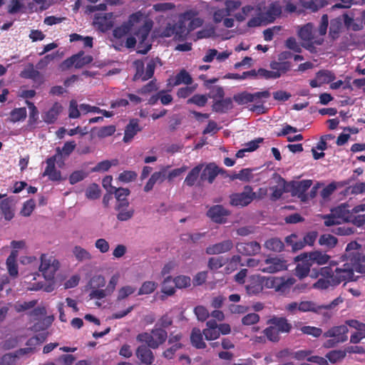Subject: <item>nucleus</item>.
Wrapping results in <instances>:
<instances>
[{
    "label": "nucleus",
    "instance_id": "f257e3e1",
    "mask_svg": "<svg viewBox=\"0 0 365 365\" xmlns=\"http://www.w3.org/2000/svg\"><path fill=\"white\" fill-rule=\"evenodd\" d=\"M360 245L352 242L346 245L347 262L341 267H336L334 271L330 267L321 268V276L313 287L318 289H326L329 287H335L342 282L354 280V272L365 273V255L361 253L358 248Z\"/></svg>",
    "mask_w": 365,
    "mask_h": 365
},
{
    "label": "nucleus",
    "instance_id": "f03ea898",
    "mask_svg": "<svg viewBox=\"0 0 365 365\" xmlns=\"http://www.w3.org/2000/svg\"><path fill=\"white\" fill-rule=\"evenodd\" d=\"M352 212L350 207L346 203L341 204L331 210L330 215L323 216L324 225L330 227L332 225H339L344 222H349L352 220Z\"/></svg>",
    "mask_w": 365,
    "mask_h": 365
},
{
    "label": "nucleus",
    "instance_id": "7ed1b4c3",
    "mask_svg": "<svg viewBox=\"0 0 365 365\" xmlns=\"http://www.w3.org/2000/svg\"><path fill=\"white\" fill-rule=\"evenodd\" d=\"M168 338L167 331L162 328L155 327L150 331L140 333L136 339L141 343H145L151 349H157L163 344Z\"/></svg>",
    "mask_w": 365,
    "mask_h": 365
},
{
    "label": "nucleus",
    "instance_id": "20e7f679",
    "mask_svg": "<svg viewBox=\"0 0 365 365\" xmlns=\"http://www.w3.org/2000/svg\"><path fill=\"white\" fill-rule=\"evenodd\" d=\"M348 331L349 329L344 324L330 328L323 334V336L332 339L327 340L324 344V346L328 349L332 348L339 343L346 341L348 339Z\"/></svg>",
    "mask_w": 365,
    "mask_h": 365
},
{
    "label": "nucleus",
    "instance_id": "39448f33",
    "mask_svg": "<svg viewBox=\"0 0 365 365\" xmlns=\"http://www.w3.org/2000/svg\"><path fill=\"white\" fill-rule=\"evenodd\" d=\"M158 58H151L146 66V71L144 72L145 65L142 60H135L133 62L134 67L135 68V73L133 77V81H136L140 79L142 81H145L151 78L155 72L156 62L159 61Z\"/></svg>",
    "mask_w": 365,
    "mask_h": 365
},
{
    "label": "nucleus",
    "instance_id": "423d86ee",
    "mask_svg": "<svg viewBox=\"0 0 365 365\" xmlns=\"http://www.w3.org/2000/svg\"><path fill=\"white\" fill-rule=\"evenodd\" d=\"M257 194L250 185H245L242 192L232 193L230 195V204L235 207H245L256 199Z\"/></svg>",
    "mask_w": 365,
    "mask_h": 365
},
{
    "label": "nucleus",
    "instance_id": "0eeeda50",
    "mask_svg": "<svg viewBox=\"0 0 365 365\" xmlns=\"http://www.w3.org/2000/svg\"><path fill=\"white\" fill-rule=\"evenodd\" d=\"M343 302L344 299L341 296L325 305H319L312 301H303L299 304V311L302 312H312L314 313H320L323 309H332Z\"/></svg>",
    "mask_w": 365,
    "mask_h": 365
},
{
    "label": "nucleus",
    "instance_id": "6e6552de",
    "mask_svg": "<svg viewBox=\"0 0 365 365\" xmlns=\"http://www.w3.org/2000/svg\"><path fill=\"white\" fill-rule=\"evenodd\" d=\"M58 262L51 257H48L46 254L41 255V264L39 271L42 273L45 279L53 280L55 274L58 269Z\"/></svg>",
    "mask_w": 365,
    "mask_h": 365
},
{
    "label": "nucleus",
    "instance_id": "1a4fd4ad",
    "mask_svg": "<svg viewBox=\"0 0 365 365\" xmlns=\"http://www.w3.org/2000/svg\"><path fill=\"white\" fill-rule=\"evenodd\" d=\"M287 262L278 257L268 256L260 264L259 271L264 273H275L287 269Z\"/></svg>",
    "mask_w": 365,
    "mask_h": 365
},
{
    "label": "nucleus",
    "instance_id": "9d476101",
    "mask_svg": "<svg viewBox=\"0 0 365 365\" xmlns=\"http://www.w3.org/2000/svg\"><path fill=\"white\" fill-rule=\"evenodd\" d=\"M231 215V212L222 205H215L211 206L207 211L206 215L210 220L217 224H225L227 222V217Z\"/></svg>",
    "mask_w": 365,
    "mask_h": 365
},
{
    "label": "nucleus",
    "instance_id": "9b49d317",
    "mask_svg": "<svg viewBox=\"0 0 365 365\" xmlns=\"http://www.w3.org/2000/svg\"><path fill=\"white\" fill-rule=\"evenodd\" d=\"M330 259V256L326 253H323L320 251H314L311 252H304L295 257V261H304L305 259L309 260L312 265L313 264H317L319 265H323L328 262Z\"/></svg>",
    "mask_w": 365,
    "mask_h": 365
},
{
    "label": "nucleus",
    "instance_id": "f8f14e48",
    "mask_svg": "<svg viewBox=\"0 0 365 365\" xmlns=\"http://www.w3.org/2000/svg\"><path fill=\"white\" fill-rule=\"evenodd\" d=\"M252 102L255 103L252 105L250 110L253 112H257L258 114L265 113L267 109L264 106V103H266L267 100L270 97V92L269 91H258L252 93Z\"/></svg>",
    "mask_w": 365,
    "mask_h": 365
},
{
    "label": "nucleus",
    "instance_id": "ddd939ff",
    "mask_svg": "<svg viewBox=\"0 0 365 365\" xmlns=\"http://www.w3.org/2000/svg\"><path fill=\"white\" fill-rule=\"evenodd\" d=\"M225 173L224 169L220 168L215 163H208L201 171L200 181H207L212 184L218 174L223 175Z\"/></svg>",
    "mask_w": 365,
    "mask_h": 365
},
{
    "label": "nucleus",
    "instance_id": "4468645a",
    "mask_svg": "<svg viewBox=\"0 0 365 365\" xmlns=\"http://www.w3.org/2000/svg\"><path fill=\"white\" fill-rule=\"evenodd\" d=\"M113 13L97 14L94 16L93 25L102 32L110 30L113 26Z\"/></svg>",
    "mask_w": 365,
    "mask_h": 365
},
{
    "label": "nucleus",
    "instance_id": "2eb2a0df",
    "mask_svg": "<svg viewBox=\"0 0 365 365\" xmlns=\"http://www.w3.org/2000/svg\"><path fill=\"white\" fill-rule=\"evenodd\" d=\"M19 76L23 78L32 80L34 83L37 84L36 88L44 83L43 76L34 68L32 63H29V65L21 71Z\"/></svg>",
    "mask_w": 365,
    "mask_h": 365
},
{
    "label": "nucleus",
    "instance_id": "dca6fc26",
    "mask_svg": "<svg viewBox=\"0 0 365 365\" xmlns=\"http://www.w3.org/2000/svg\"><path fill=\"white\" fill-rule=\"evenodd\" d=\"M147 344L140 345L135 351V355L141 365H152L155 361V356Z\"/></svg>",
    "mask_w": 365,
    "mask_h": 365
},
{
    "label": "nucleus",
    "instance_id": "f3484780",
    "mask_svg": "<svg viewBox=\"0 0 365 365\" xmlns=\"http://www.w3.org/2000/svg\"><path fill=\"white\" fill-rule=\"evenodd\" d=\"M236 248L239 253L246 256H253L261 251V245L256 241L238 242Z\"/></svg>",
    "mask_w": 365,
    "mask_h": 365
},
{
    "label": "nucleus",
    "instance_id": "a211bd4d",
    "mask_svg": "<svg viewBox=\"0 0 365 365\" xmlns=\"http://www.w3.org/2000/svg\"><path fill=\"white\" fill-rule=\"evenodd\" d=\"M269 325H272L277 329L279 333H289L292 329V325L288 322L285 317H279L273 316L267 322Z\"/></svg>",
    "mask_w": 365,
    "mask_h": 365
},
{
    "label": "nucleus",
    "instance_id": "6ab92c4d",
    "mask_svg": "<svg viewBox=\"0 0 365 365\" xmlns=\"http://www.w3.org/2000/svg\"><path fill=\"white\" fill-rule=\"evenodd\" d=\"M233 247V242L231 240H226L211 245L206 248L207 255H219L227 252Z\"/></svg>",
    "mask_w": 365,
    "mask_h": 365
},
{
    "label": "nucleus",
    "instance_id": "aec40b11",
    "mask_svg": "<svg viewBox=\"0 0 365 365\" xmlns=\"http://www.w3.org/2000/svg\"><path fill=\"white\" fill-rule=\"evenodd\" d=\"M203 168L204 165L201 163L191 169L184 180V184L188 187L195 185H200V175Z\"/></svg>",
    "mask_w": 365,
    "mask_h": 365
},
{
    "label": "nucleus",
    "instance_id": "412c9836",
    "mask_svg": "<svg viewBox=\"0 0 365 365\" xmlns=\"http://www.w3.org/2000/svg\"><path fill=\"white\" fill-rule=\"evenodd\" d=\"M138 122V120L136 118L130 120L129 123L125 128L124 136L123 138L124 143H130L134 136L141 130Z\"/></svg>",
    "mask_w": 365,
    "mask_h": 365
},
{
    "label": "nucleus",
    "instance_id": "4be33fe9",
    "mask_svg": "<svg viewBox=\"0 0 365 365\" xmlns=\"http://www.w3.org/2000/svg\"><path fill=\"white\" fill-rule=\"evenodd\" d=\"M62 110L63 107L59 103H54L52 107L42 115L43 121L47 124L55 123Z\"/></svg>",
    "mask_w": 365,
    "mask_h": 365
},
{
    "label": "nucleus",
    "instance_id": "5701e85b",
    "mask_svg": "<svg viewBox=\"0 0 365 365\" xmlns=\"http://www.w3.org/2000/svg\"><path fill=\"white\" fill-rule=\"evenodd\" d=\"M212 110L219 113H227L233 108L232 100L231 98H226L215 101L212 106Z\"/></svg>",
    "mask_w": 365,
    "mask_h": 365
},
{
    "label": "nucleus",
    "instance_id": "b1692460",
    "mask_svg": "<svg viewBox=\"0 0 365 365\" xmlns=\"http://www.w3.org/2000/svg\"><path fill=\"white\" fill-rule=\"evenodd\" d=\"M153 23L151 20L145 21L143 25L135 32V35L138 38V43H140V45H142L143 42L149 41L148 38L153 28Z\"/></svg>",
    "mask_w": 365,
    "mask_h": 365
},
{
    "label": "nucleus",
    "instance_id": "393cba45",
    "mask_svg": "<svg viewBox=\"0 0 365 365\" xmlns=\"http://www.w3.org/2000/svg\"><path fill=\"white\" fill-rule=\"evenodd\" d=\"M295 279L294 278L274 277L272 281V286L277 291L285 292L294 284Z\"/></svg>",
    "mask_w": 365,
    "mask_h": 365
},
{
    "label": "nucleus",
    "instance_id": "a878e982",
    "mask_svg": "<svg viewBox=\"0 0 365 365\" xmlns=\"http://www.w3.org/2000/svg\"><path fill=\"white\" fill-rule=\"evenodd\" d=\"M263 286L259 277L252 276L247 284L246 285V290L248 294L255 295L262 291Z\"/></svg>",
    "mask_w": 365,
    "mask_h": 365
},
{
    "label": "nucleus",
    "instance_id": "bb28decb",
    "mask_svg": "<svg viewBox=\"0 0 365 365\" xmlns=\"http://www.w3.org/2000/svg\"><path fill=\"white\" fill-rule=\"evenodd\" d=\"M18 257V251L12 250L10 255L6 259V267L9 274L12 277H16L19 274L18 264L16 258Z\"/></svg>",
    "mask_w": 365,
    "mask_h": 365
},
{
    "label": "nucleus",
    "instance_id": "cd10ccee",
    "mask_svg": "<svg viewBox=\"0 0 365 365\" xmlns=\"http://www.w3.org/2000/svg\"><path fill=\"white\" fill-rule=\"evenodd\" d=\"M202 331L199 328L194 327L190 334V341L192 345L196 349L206 348V344L203 341Z\"/></svg>",
    "mask_w": 365,
    "mask_h": 365
},
{
    "label": "nucleus",
    "instance_id": "c85d7f7f",
    "mask_svg": "<svg viewBox=\"0 0 365 365\" xmlns=\"http://www.w3.org/2000/svg\"><path fill=\"white\" fill-rule=\"evenodd\" d=\"M76 143L74 140L66 142L62 148L57 147L56 148V154L58 159L68 157L75 150Z\"/></svg>",
    "mask_w": 365,
    "mask_h": 365
},
{
    "label": "nucleus",
    "instance_id": "c756f323",
    "mask_svg": "<svg viewBox=\"0 0 365 365\" xmlns=\"http://www.w3.org/2000/svg\"><path fill=\"white\" fill-rule=\"evenodd\" d=\"M264 247L274 252H280L284 248V242L278 237H272L265 241Z\"/></svg>",
    "mask_w": 365,
    "mask_h": 365
},
{
    "label": "nucleus",
    "instance_id": "7c9ffc66",
    "mask_svg": "<svg viewBox=\"0 0 365 365\" xmlns=\"http://www.w3.org/2000/svg\"><path fill=\"white\" fill-rule=\"evenodd\" d=\"M282 14V7L278 2L272 3L267 11L264 13L266 19L269 22H273L277 17L279 16Z\"/></svg>",
    "mask_w": 365,
    "mask_h": 365
},
{
    "label": "nucleus",
    "instance_id": "2f4dec72",
    "mask_svg": "<svg viewBox=\"0 0 365 365\" xmlns=\"http://www.w3.org/2000/svg\"><path fill=\"white\" fill-rule=\"evenodd\" d=\"M165 175L163 172H155L153 173L148 181L144 186V191L148 192L152 190L156 182L161 183L165 180Z\"/></svg>",
    "mask_w": 365,
    "mask_h": 365
},
{
    "label": "nucleus",
    "instance_id": "473e14b6",
    "mask_svg": "<svg viewBox=\"0 0 365 365\" xmlns=\"http://www.w3.org/2000/svg\"><path fill=\"white\" fill-rule=\"evenodd\" d=\"M314 26L312 23H307L298 30L299 37L304 41H310L314 39L313 36Z\"/></svg>",
    "mask_w": 365,
    "mask_h": 365
},
{
    "label": "nucleus",
    "instance_id": "72a5a7b5",
    "mask_svg": "<svg viewBox=\"0 0 365 365\" xmlns=\"http://www.w3.org/2000/svg\"><path fill=\"white\" fill-rule=\"evenodd\" d=\"M301 262L302 263L297 264L296 267L295 274L299 278L302 279L309 275L312 263H310L307 259Z\"/></svg>",
    "mask_w": 365,
    "mask_h": 365
},
{
    "label": "nucleus",
    "instance_id": "f704fd0d",
    "mask_svg": "<svg viewBox=\"0 0 365 365\" xmlns=\"http://www.w3.org/2000/svg\"><path fill=\"white\" fill-rule=\"evenodd\" d=\"M192 78L191 76L185 70H181L174 78L173 85L178 86L184 83L187 86L192 84Z\"/></svg>",
    "mask_w": 365,
    "mask_h": 365
},
{
    "label": "nucleus",
    "instance_id": "c9c22d12",
    "mask_svg": "<svg viewBox=\"0 0 365 365\" xmlns=\"http://www.w3.org/2000/svg\"><path fill=\"white\" fill-rule=\"evenodd\" d=\"M56 162L58 163V166L61 167L62 165L64 164L63 160L60 162V159L57 158V155H53V156H51L48 158L46 160V167L45 168L44 172L43 173V176L45 177V175H48L50 173L54 170H56Z\"/></svg>",
    "mask_w": 365,
    "mask_h": 365
},
{
    "label": "nucleus",
    "instance_id": "e433bc0d",
    "mask_svg": "<svg viewBox=\"0 0 365 365\" xmlns=\"http://www.w3.org/2000/svg\"><path fill=\"white\" fill-rule=\"evenodd\" d=\"M26 103L29 109V124L36 125L38 120V110L33 102L26 100Z\"/></svg>",
    "mask_w": 365,
    "mask_h": 365
},
{
    "label": "nucleus",
    "instance_id": "4c0bfd02",
    "mask_svg": "<svg viewBox=\"0 0 365 365\" xmlns=\"http://www.w3.org/2000/svg\"><path fill=\"white\" fill-rule=\"evenodd\" d=\"M0 210L6 220H11L14 213L11 207V202L8 199L3 200L0 204Z\"/></svg>",
    "mask_w": 365,
    "mask_h": 365
},
{
    "label": "nucleus",
    "instance_id": "58836bf2",
    "mask_svg": "<svg viewBox=\"0 0 365 365\" xmlns=\"http://www.w3.org/2000/svg\"><path fill=\"white\" fill-rule=\"evenodd\" d=\"M338 240L336 237L330 234L322 235L319 239V243L322 246H325L328 248H332L335 247Z\"/></svg>",
    "mask_w": 365,
    "mask_h": 365
},
{
    "label": "nucleus",
    "instance_id": "ea45409f",
    "mask_svg": "<svg viewBox=\"0 0 365 365\" xmlns=\"http://www.w3.org/2000/svg\"><path fill=\"white\" fill-rule=\"evenodd\" d=\"M27 115L25 107L13 109L10 113L11 121L16 123L26 119Z\"/></svg>",
    "mask_w": 365,
    "mask_h": 365
},
{
    "label": "nucleus",
    "instance_id": "a19ab883",
    "mask_svg": "<svg viewBox=\"0 0 365 365\" xmlns=\"http://www.w3.org/2000/svg\"><path fill=\"white\" fill-rule=\"evenodd\" d=\"M346 357V351L344 350H332L329 351L326 354V358L331 362V363H336L338 361H341Z\"/></svg>",
    "mask_w": 365,
    "mask_h": 365
},
{
    "label": "nucleus",
    "instance_id": "79ce46f5",
    "mask_svg": "<svg viewBox=\"0 0 365 365\" xmlns=\"http://www.w3.org/2000/svg\"><path fill=\"white\" fill-rule=\"evenodd\" d=\"M227 262V259L222 257H212L208 260L207 266L211 270H217L224 266Z\"/></svg>",
    "mask_w": 365,
    "mask_h": 365
},
{
    "label": "nucleus",
    "instance_id": "37998d69",
    "mask_svg": "<svg viewBox=\"0 0 365 365\" xmlns=\"http://www.w3.org/2000/svg\"><path fill=\"white\" fill-rule=\"evenodd\" d=\"M312 185L311 180H303L296 182L293 186V190L295 194L302 195L304 194Z\"/></svg>",
    "mask_w": 365,
    "mask_h": 365
},
{
    "label": "nucleus",
    "instance_id": "c03bdc74",
    "mask_svg": "<svg viewBox=\"0 0 365 365\" xmlns=\"http://www.w3.org/2000/svg\"><path fill=\"white\" fill-rule=\"evenodd\" d=\"M73 254L78 261H83L91 259V255L90 252L81 246H75L73 250Z\"/></svg>",
    "mask_w": 365,
    "mask_h": 365
},
{
    "label": "nucleus",
    "instance_id": "a18cd8bd",
    "mask_svg": "<svg viewBox=\"0 0 365 365\" xmlns=\"http://www.w3.org/2000/svg\"><path fill=\"white\" fill-rule=\"evenodd\" d=\"M233 100L238 105H244L252 102V96L251 93H249L247 91H242L241 93L235 94L233 97Z\"/></svg>",
    "mask_w": 365,
    "mask_h": 365
},
{
    "label": "nucleus",
    "instance_id": "49530a36",
    "mask_svg": "<svg viewBox=\"0 0 365 365\" xmlns=\"http://www.w3.org/2000/svg\"><path fill=\"white\" fill-rule=\"evenodd\" d=\"M270 67L272 70L278 71L282 74L291 69L292 63L289 61H272L270 63Z\"/></svg>",
    "mask_w": 365,
    "mask_h": 365
},
{
    "label": "nucleus",
    "instance_id": "de8ad7c7",
    "mask_svg": "<svg viewBox=\"0 0 365 365\" xmlns=\"http://www.w3.org/2000/svg\"><path fill=\"white\" fill-rule=\"evenodd\" d=\"M252 178V170L249 168L242 169L239 173H235L230 176L231 180L238 179L242 181L249 182Z\"/></svg>",
    "mask_w": 365,
    "mask_h": 365
},
{
    "label": "nucleus",
    "instance_id": "09e8293b",
    "mask_svg": "<svg viewBox=\"0 0 365 365\" xmlns=\"http://www.w3.org/2000/svg\"><path fill=\"white\" fill-rule=\"evenodd\" d=\"M263 333L264 334L266 337L268 339V340L270 341L277 342L280 339L279 332L272 325H269L268 327H267L263 331Z\"/></svg>",
    "mask_w": 365,
    "mask_h": 365
},
{
    "label": "nucleus",
    "instance_id": "8fccbe9b",
    "mask_svg": "<svg viewBox=\"0 0 365 365\" xmlns=\"http://www.w3.org/2000/svg\"><path fill=\"white\" fill-rule=\"evenodd\" d=\"M175 36L180 38L186 36L188 34L187 26L182 19H180L177 23L173 24Z\"/></svg>",
    "mask_w": 365,
    "mask_h": 365
},
{
    "label": "nucleus",
    "instance_id": "3c124183",
    "mask_svg": "<svg viewBox=\"0 0 365 365\" xmlns=\"http://www.w3.org/2000/svg\"><path fill=\"white\" fill-rule=\"evenodd\" d=\"M207 103V97L203 94H195L187 101V104H194L198 107H204Z\"/></svg>",
    "mask_w": 365,
    "mask_h": 365
},
{
    "label": "nucleus",
    "instance_id": "603ef678",
    "mask_svg": "<svg viewBox=\"0 0 365 365\" xmlns=\"http://www.w3.org/2000/svg\"><path fill=\"white\" fill-rule=\"evenodd\" d=\"M157 288V284L153 281H146L143 283L138 290V295L150 294Z\"/></svg>",
    "mask_w": 365,
    "mask_h": 365
},
{
    "label": "nucleus",
    "instance_id": "864d4df0",
    "mask_svg": "<svg viewBox=\"0 0 365 365\" xmlns=\"http://www.w3.org/2000/svg\"><path fill=\"white\" fill-rule=\"evenodd\" d=\"M131 31V28L126 22H123L120 26L116 27L113 31V35L116 38H121Z\"/></svg>",
    "mask_w": 365,
    "mask_h": 365
},
{
    "label": "nucleus",
    "instance_id": "5fc2aeb1",
    "mask_svg": "<svg viewBox=\"0 0 365 365\" xmlns=\"http://www.w3.org/2000/svg\"><path fill=\"white\" fill-rule=\"evenodd\" d=\"M101 189L96 183L91 184L86 190V196L88 199L96 200L100 197Z\"/></svg>",
    "mask_w": 365,
    "mask_h": 365
},
{
    "label": "nucleus",
    "instance_id": "6e6d98bb",
    "mask_svg": "<svg viewBox=\"0 0 365 365\" xmlns=\"http://www.w3.org/2000/svg\"><path fill=\"white\" fill-rule=\"evenodd\" d=\"M176 288L182 289L190 286V278L185 275H179L173 280Z\"/></svg>",
    "mask_w": 365,
    "mask_h": 365
},
{
    "label": "nucleus",
    "instance_id": "4d7b16f0",
    "mask_svg": "<svg viewBox=\"0 0 365 365\" xmlns=\"http://www.w3.org/2000/svg\"><path fill=\"white\" fill-rule=\"evenodd\" d=\"M344 22L346 27L352 31H357L362 29L361 24L356 22L355 20L348 14L344 15Z\"/></svg>",
    "mask_w": 365,
    "mask_h": 365
},
{
    "label": "nucleus",
    "instance_id": "13d9d810",
    "mask_svg": "<svg viewBox=\"0 0 365 365\" xmlns=\"http://www.w3.org/2000/svg\"><path fill=\"white\" fill-rule=\"evenodd\" d=\"M118 212L117 219L119 221H128L130 220L135 213V210L133 208H126L123 210H116Z\"/></svg>",
    "mask_w": 365,
    "mask_h": 365
},
{
    "label": "nucleus",
    "instance_id": "bf43d9fd",
    "mask_svg": "<svg viewBox=\"0 0 365 365\" xmlns=\"http://www.w3.org/2000/svg\"><path fill=\"white\" fill-rule=\"evenodd\" d=\"M76 55L78 56V58L76 60V68H82L83 66L91 63L93 60V57L91 55L84 56V52L82 51L78 52Z\"/></svg>",
    "mask_w": 365,
    "mask_h": 365
},
{
    "label": "nucleus",
    "instance_id": "052dcab7",
    "mask_svg": "<svg viewBox=\"0 0 365 365\" xmlns=\"http://www.w3.org/2000/svg\"><path fill=\"white\" fill-rule=\"evenodd\" d=\"M300 330L303 334L310 335L316 338L319 337L323 333L321 328L312 326H304L300 329Z\"/></svg>",
    "mask_w": 365,
    "mask_h": 365
},
{
    "label": "nucleus",
    "instance_id": "680f3d73",
    "mask_svg": "<svg viewBox=\"0 0 365 365\" xmlns=\"http://www.w3.org/2000/svg\"><path fill=\"white\" fill-rule=\"evenodd\" d=\"M317 78L320 81V83H324L331 82L334 80L335 76L331 71L323 70L317 73Z\"/></svg>",
    "mask_w": 365,
    "mask_h": 365
},
{
    "label": "nucleus",
    "instance_id": "e2e57ef3",
    "mask_svg": "<svg viewBox=\"0 0 365 365\" xmlns=\"http://www.w3.org/2000/svg\"><path fill=\"white\" fill-rule=\"evenodd\" d=\"M135 292V288L132 286H124L118 290L117 301H121Z\"/></svg>",
    "mask_w": 365,
    "mask_h": 365
},
{
    "label": "nucleus",
    "instance_id": "0e129e2a",
    "mask_svg": "<svg viewBox=\"0 0 365 365\" xmlns=\"http://www.w3.org/2000/svg\"><path fill=\"white\" fill-rule=\"evenodd\" d=\"M158 88L156 84V80L154 79L148 82L146 85L143 86L137 92L139 94L146 95L150 94L154 91H156Z\"/></svg>",
    "mask_w": 365,
    "mask_h": 365
},
{
    "label": "nucleus",
    "instance_id": "69168bd1",
    "mask_svg": "<svg viewBox=\"0 0 365 365\" xmlns=\"http://www.w3.org/2000/svg\"><path fill=\"white\" fill-rule=\"evenodd\" d=\"M194 313L196 315L197 319L201 322H205L209 317L210 314L208 310L204 306H197L194 309Z\"/></svg>",
    "mask_w": 365,
    "mask_h": 365
},
{
    "label": "nucleus",
    "instance_id": "338daca9",
    "mask_svg": "<svg viewBox=\"0 0 365 365\" xmlns=\"http://www.w3.org/2000/svg\"><path fill=\"white\" fill-rule=\"evenodd\" d=\"M88 175V173L83 170H76L73 171L69 176V182L71 185H75L77 182L85 179Z\"/></svg>",
    "mask_w": 365,
    "mask_h": 365
},
{
    "label": "nucleus",
    "instance_id": "774afa93",
    "mask_svg": "<svg viewBox=\"0 0 365 365\" xmlns=\"http://www.w3.org/2000/svg\"><path fill=\"white\" fill-rule=\"evenodd\" d=\"M138 174L133 170H125L118 176V180L123 182H130L136 179Z\"/></svg>",
    "mask_w": 365,
    "mask_h": 365
}]
</instances>
